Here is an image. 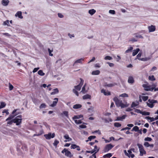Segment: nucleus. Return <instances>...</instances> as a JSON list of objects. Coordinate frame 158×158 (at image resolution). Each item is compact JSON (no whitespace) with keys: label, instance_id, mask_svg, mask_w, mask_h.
<instances>
[{"label":"nucleus","instance_id":"nucleus-35","mask_svg":"<svg viewBox=\"0 0 158 158\" xmlns=\"http://www.w3.org/2000/svg\"><path fill=\"white\" fill-rule=\"evenodd\" d=\"M140 155V156H143L144 154L146 153V151L144 150V149L139 151Z\"/></svg>","mask_w":158,"mask_h":158},{"label":"nucleus","instance_id":"nucleus-1","mask_svg":"<svg viewBox=\"0 0 158 158\" xmlns=\"http://www.w3.org/2000/svg\"><path fill=\"white\" fill-rule=\"evenodd\" d=\"M27 147L25 144L21 142L18 143L17 146V151L19 155H22L24 151H27Z\"/></svg>","mask_w":158,"mask_h":158},{"label":"nucleus","instance_id":"nucleus-46","mask_svg":"<svg viewBox=\"0 0 158 158\" xmlns=\"http://www.w3.org/2000/svg\"><path fill=\"white\" fill-rule=\"evenodd\" d=\"M99 150L98 149L97 150V151L96 152L94 153L91 156H90L89 157V158H92V157H94V158H96V153L99 151Z\"/></svg>","mask_w":158,"mask_h":158},{"label":"nucleus","instance_id":"nucleus-21","mask_svg":"<svg viewBox=\"0 0 158 158\" xmlns=\"http://www.w3.org/2000/svg\"><path fill=\"white\" fill-rule=\"evenodd\" d=\"M151 85H148L147 84H143V87L145 88V90L146 91H149L150 90L149 88H150Z\"/></svg>","mask_w":158,"mask_h":158},{"label":"nucleus","instance_id":"nucleus-33","mask_svg":"<svg viewBox=\"0 0 158 158\" xmlns=\"http://www.w3.org/2000/svg\"><path fill=\"white\" fill-rule=\"evenodd\" d=\"M64 138L65 139L68 140V141H71L72 140V139L69 137V136L68 134H65L64 136Z\"/></svg>","mask_w":158,"mask_h":158},{"label":"nucleus","instance_id":"nucleus-19","mask_svg":"<svg viewBox=\"0 0 158 158\" xmlns=\"http://www.w3.org/2000/svg\"><path fill=\"white\" fill-rule=\"evenodd\" d=\"M138 59L140 60H141L143 61H145L149 60L150 59V57H145L144 58H140L137 57Z\"/></svg>","mask_w":158,"mask_h":158},{"label":"nucleus","instance_id":"nucleus-44","mask_svg":"<svg viewBox=\"0 0 158 158\" xmlns=\"http://www.w3.org/2000/svg\"><path fill=\"white\" fill-rule=\"evenodd\" d=\"M38 73L39 75L41 76H44L45 75L44 73H43V71L41 70H39L38 72Z\"/></svg>","mask_w":158,"mask_h":158},{"label":"nucleus","instance_id":"nucleus-7","mask_svg":"<svg viewBox=\"0 0 158 158\" xmlns=\"http://www.w3.org/2000/svg\"><path fill=\"white\" fill-rule=\"evenodd\" d=\"M13 119L14 123H16L17 126H19L21 124L22 120V118H17V117H15Z\"/></svg>","mask_w":158,"mask_h":158},{"label":"nucleus","instance_id":"nucleus-54","mask_svg":"<svg viewBox=\"0 0 158 158\" xmlns=\"http://www.w3.org/2000/svg\"><path fill=\"white\" fill-rule=\"evenodd\" d=\"M9 89L10 90H11L14 88V86L13 85L10 83H9Z\"/></svg>","mask_w":158,"mask_h":158},{"label":"nucleus","instance_id":"nucleus-52","mask_svg":"<svg viewBox=\"0 0 158 158\" xmlns=\"http://www.w3.org/2000/svg\"><path fill=\"white\" fill-rule=\"evenodd\" d=\"M74 89H76V90H78V91H79L81 89V86H80L79 85H77V86H74Z\"/></svg>","mask_w":158,"mask_h":158},{"label":"nucleus","instance_id":"nucleus-47","mask_svg":"<svg viewBox=\"0 0 158 158\" xmlns=\"http://www.w3.org/2000/svg\"><path fill=\"white\" fill-rule=\"evenodd\" d=\"M133 49V48L132 47H131L125 52V53H127L131 52Z\"/></svg>","mask_w":158,"mask_h":158},{"label":"nucleus","instance_id":"nucleus-63","mask_svg":"<svg viewBox=\"0 0 158 158\" xmlns=\"http://www.w3.org/2000/svg\"><path fill=\"white\" fill-rule=\"evenodd\" d=\"M133 152H136L138 151V148H131L130 149Z\"/></svg>","mask_w":158,"mask_h":158},{"label":"nucleus","instance_id":"nucleus-38","mask_svg":"<svg viewBox=\"0 0 158 158\" xmlns=\"http://www.w3.org/2000/svg\"><path fill=\"white\" fill-rule=\"evenodd\" d=\"M148 79L149 80L152 81H154L156 80V79L153 75L149 76L148 77Z\"/></svg>","mask_w":158,"mask_h":158},{"label":"nucleus","instance_id":"nucleus-5","mask_svg":"<svg viewBox=\"0 0 158 158\" xmlns=\"http://www.w3.org/2000/svg\"><path fill=\"white\" fill-rule=\"evenodd\" d=\"M135 112L141 114L143 115H149L150 114V113L149 112L146 111H142L139 109H135Z\"/></svg>","mask_w":158,"mask_h":158},{"label":"nucleus","instance_id":"nucleus-37","mask_svg":"<svg viewBox=\"0 0 158 158\" xmlns=\"http://www.w3.org/2000/svg\"><path fill=\"white\" fill-rule=\"evenodd\" d=\"M9 20H7L6 21L4 22L3 25L5 26L6 25L7 26H10V25L9 23Z\"/></svg>","mask_w":158,"mask_h":158},{"label":"nucleus","instance_id":"nucleus-36","mask_svg":"<svg viewBox=\"0 0 158 158\" xmlns=\"http://www.w3.org/2000/svg\"><path fill=\"white\" fill-rule=\"evenodd\" d=\"M6 106V104L3 102H1L0 105V109Z\"/></svg>","mask_w":158,"mask_h":158},{"label":"nucleus","instance_id":"nucleus-3","mask_svg":"<svg viewBox=\"0 0 158 158\" xmlns=\"http://www.w3.org/2000/svg\"><path fill=\"white\" fill-rule=\"evenodd\" d=\"M44 136L46 139L49 140L51 138H54L55 136V134L54 133H52L51 132H49L48 134H44Z\"/></svg>","mask_w":158,"mask_h":158},{"label":"nucleus","instance_id":"nucleus-13","mask_svg":"<svg viewBox=\"0 0 158 158\" xmlns=\"http://www.w3.org/2000/svg\"><path fill=\"white\" fill-rule=\"evenodd\" d=\"M127 152H128L127 156L128 157L130 158V157H131V158H133L134 157V156H135L132 153V151L130 149L128 150L127 151Z\"/></svg>","mask_w":158,"mask_h":158},{"label":"nucleus","instance_id":"nucleus-30","mask_svg":"<svg viewBox=\"0 0 158 158\" xmlns=\"http://www.w3.org/2000/svg\"><path fill=\"white\" fill-rule=\"evenodd\" d=\"M61 115H63L65 116L67 118H69L68 112V111H64L61 114Z\"/></svg>","mask_w":158,"mask_h":158},{"label":"nucleus","instance_id":"nucleus-15","mask_svg":"<svg viewBox=\"0 0 158 158\" xmlns=\"http://www.w3.org/2000/svg\"><path fill=\"white\" fill-rule=\"evenodd\" d=\"M22 13L21 11H18L15 14V16L16 17H18L20 19H23V16L22 15Z\"/></svg>","mask_w":158,"mask_h":158},{"label":"nucleus","instance_id":"nucleus-8","mask_svg":"<svg viewBox=\"0 0 158 158\" xmlns=\"http://www.w3.org/2000/svg\"><path fill=\"white\" fill-rule=\"evenodd\" d=\"M113 100L114 102L115 105L117 107H120V105H119V99L117 97H114L113 98Z\"/></svg>","mask_w":158,"mask_h":158},{"label":"nucleus","instance_id":"nucleus-14","mask_svg":"<svg viewBox=\"0 0 158 158\" xmlns=\"http://www.w3.org/2000/svg\"><path fill=\"white\" fill-rule=\"evenodd\" d=\"M126 115H123L122 116H119L117 117L115 121H122L123 119H125Z\"/></svg>","mask_w":158,"mask_h":158},{"label":"nucleus","instance_id":"nucleus-16","mask_svg":"<svg viewBox=\"0 0 158 158\" xmlns=\"http://www.w3.org/2000/svg\"><path fill=\"white\" fill-rule=\"evenodd\" d=\"M2 4L4 6H6L8 5L9 1L8 0H2Z\"/></svg>","mask_w":158,"mask_h":158},{"label":"nucleus","instance_id":"nucleus-61","mask_svg":"<svg viewBox=\"0 0 158 158\" xmlns=\"http://www.w3.org/2000/svg\"><path fill=\"white\" fill-rule=\"evenodd\" d=\"M109 12L110 14L114 15L115 14V11L114 10H110L109 11Z\"/></svg>","mask_w":158,"mask_h":158},{"label":"nucleus","instance_id":"nucleus-29","mask_svg":"<svg viewBox=\"0 0 158 158\" xmlns=\"http://www.w3.org/2000/svg\"><path fill=\"white\" fill-rule=\"evenodd\" d=\"M112 156V154L111 153H108L104 155L103 156V157L104 158H106V157L108 158H110V157Z\"/></svg>","mask_w":158,"mask_h":158},{"label":"nucleus","instance_id":"nucleus-40","mask_svg":"<svg viewBox=\"0 0 158 158\" xmlns=\"http://www.w3.org/2000/svg\"><path fill=\"white\" fill-rule=\"evenodd\" d=\"M119 97H129L128 94L126 93H123L119 95Z\"/></svg>","mask_w":158,"mask_h":158},{"label":"nucleus","instance_id":"nucleus-20","mask_svg":"<svg viewBox=\"0 0 158 158\" xmlns=\"http://www.w3.org/2000/svg\"><path fill=\"white\" fill-rule=\"evenodd\" d=\"M139 51L140 49L139 48H137L135 50H134L133 52L132 56H135Z\"/></svg>","mask_w":158,"mask_h":158},{"label":"nucleus","instance_id":"nucleus-60","mask_svg":"<svg viewBox=\"0 0 158 158\" xmlns=\"http://www.w3.org/2000/svg\"><path fill=\"white\" fill-rule=\"evenodd\" d=\"M13 121V119L8 121L7 122V124H9L10 125H11L13 123H14Z\"/></svg>","mask_w":158,"mask_h":158},{"label":"nucleus","instance_id":"nucleus-41","mask_svg":"<svg viewBox=\"0 0 158 158\" xmlns=\"http://www.w3.org/2000/svg\"><path fill=\"white\" fill-rule=\"evenodd\" d=\"M85 124H87V123H83V124L79 126L81 128H85L86 127V126L85 125Z\"/></svg>","mask_w":158,"mask_h":158},{"label":"nucleus","instance_id":"nucleus-62","mask_svg":"<svg viewBox=\"0 0 158 158\" xmlns=\"http://www.w3.org/2000/svg\"><path fill=\"white\" fill-rule=\"evenodd\" d=\"M81 80V81L80 83L78 85H79L80 86H81V87L83 85L84 83V80L80 78Z\"/></svg>","mask_w":158,"mask_h":158},{"label":"nucleus","instance_id":"nucleus-25","mask_svg":"<svg viewBox=\"0 0 158 158\" xmlns=\"http://www.w3.org/2000/svg\"><path fill=\"white\" fill-rule=\"evenodd\" d=\"M145 118L148 120H150L151 122H152L155 120V118L154 117H151L148 116L146 117Z\"/></svg>","mask_w":158,"mask_h":158},{"label":"nucleus","instance_id":"nucleus-23","mask_svg":"<svg viewBox=\"0 0 158 158\" xmlns=\"http://www.w3.org/2000/svg\"><path fill=\"white\" fill-rule=\"evenodd\" d=\"M117 84L116 83H114V84H107L106 83H105L104 86L105 87H112L114 85H116Z\"/></svg>","mask_w":158,"mask_h":158},{"label":"nucleus","instance_id":"nucleus-24","mask_svg":"<svg viewBox=\"0 0 158 158\" xmlns=\"http://www.w3.org/2000/svg\"><path fill=\"white\" fill-rule=\"evenodd\" d=\"M82 105L80 104H76L73 105V108L74 109H78L81 108Z\"/></svg>","mask_w":158,"mask_h":158},{"label":"nucleus","instance_id":"nucleus-39","mask_svg":"<svg viewBox=\"0 0 158 158\" xmlns=\"http://www.w3.org/2000/svg\"><path fill=\"white\" fill-rule=\"evenodd\" d=\"M59 143V142L57 139H55L54 142L53 143V145L56 147L57 144Z\"/></svg>","mask_w":158,"mask_h":158},{"label":"nucleus","instance_id":"nucleus-6","mask_svg":"<svg viewBox=\"0 0 158 158\" xmlns=\"http://www.w3.org/2000/svg\"><path fill=\"white\" fill-rule=\"evenodd\" d=\"M62 153H65V155L67 157H72V155L71 154V152L66 148H64L61 152Z\"/></svg>","mask_w":158,"mask_h":158},{"label":"nucleus","instance_id":"nucleus-17","mask_svg":"<svg viewBox=\"0 0 158 158\" xmlns=\"http://www.w3.org/2000/svg\"><path fill=\"white\" fill-rule=\"evenodd\" d=\"M32 101L33 103L35 104V105H38L40 102V101L38 99L36 98H34L32 99Z\"/></svg>","mask_w":158,"mask_h":158},{"label":"nucleus","instance_id":"nucleus-4","mask_svg":"<svg viewBox=\"0 0 158 158\" xmlns=\"http://www.w3.org/2000/svg\"><path fill=\"white\" fill-rule=\"evenodd\" d=\"M113 147L114 146L111 144H107L104 148L103 151L105 152H107L109 150H111Z\"/></svg>","mask_w":158,"mask_h":158},{"label":"nucleus","instance_id":"nucleus-18","mask_svg":"<svg viewBox=\"0 0 158 158\" xmlns=\"http://www.w3.org/2000/svg\"><path fill=\"white\" fill-rule=\"evenodd\" d=\"M128 82L129 83L131 84H132L134 83V80L133 77L131 76H130L128 77Z\"/></svg>","mask_w":158,"mask_h":158},{"label":"nucleus","instance_id":"nucleus-2","mask_svg":"<svg viewBox=\"0 0 158 158\" xmlns=\"http://www.w3.org/2000/svg\"><path fill=\"white\" fill-rule=\"evenodd\" d=\"M157 102L156 100L154 99H148V101L146 102L147 106L151 108H152L154 106V104Z\"/></svg>","mask_w":158,"mask_h":158},{"label":"nucleus","instance_id":"nucleus-42","mask_svg":"<svg viewBox=\"0 0 158 158\" xmlns=\"http://www.w3.org/2000/svg\"><path fill=\"white\" fill-rule=\"evenodd\" d=\"M114 125L115 127H119L121 126V124L119 123L115 122L114 123Z\"/></svg>","mask_w":158,"mask_h":158},{"label":"nucleus","instance_id":"nucleus-10","mask_svg":"<svg viewBox=\"0 0 158 158\" xmlns=\"http://www.w3.org/2000/svg\"><path fill=\"white\" fill-rule=\"evenodd\" d=\"M53 100L55 101H53L52 103L50 105L52 107H54L56 106L58 102V98H55Z\"/></svg>","mask_w":158,"mask_h":158},{"label":"nucleus","instance_id":"nucleus-32","mask_svg":"<svg viewBox=\"0 0 158 158\" xmlns=\"http://www.w3.org/2000/svg\"><path fill=\"white\" fill-rule=\"evenodd\" d=\"M96 12V10L94 9H92L89 10V13L91 15H93Z\"/></svg>","mask_w":158,"mask_h":158},{"label":"nucleus","instance_id":"nucleus-55","mask_svg":"<svg viewBox=\"0 0 158 158\" xmlns=\"http://www.w3.org/2000/svg\"><path fill=\"white\" fill-rule=\"evenodd\" d=\"M152 140V139L151 138L149 137H147L145 138L144 139V140L145 141H151Z\"/></svg>","mask_w":158,"mask_h":158},{"label":"nucleus","instance_id":"nucleus-64","mask_svg":"<svg viewBox=\"0 0 158 158\" xmlns=\"http://www.w3.org/2000/svg\"><path fill=\"white\" fill-rule=\"evenodd\" d=\"M135 36L137 38L143 39V37L140 35H137V34H135Z\"/></svg>","mask_w":158,"mask_h":158},{"label":"nucleus","instance_id":"nucleus-22","mask_svg":"<svg viewBox=\"0 0 158 158\" xmlns=\"http://www.w3.org/2000/svg\"><path fill=\"white\" fill-rule=\"evenodd\" d=\"M53 92H52L51 93V95H55L56 94H57L59 93V90L57 88H56L53 90Z\"/></svg>","mask_w":158,"mask_h":158},{"label":"nucleus","instance_id":"nucleus-9","mask_svg":"<svg viewBox=\"0 0 158 158\" xmlns=\"http://www.w3.org/2000/svg\"><path fill=\"white\" fill-rule=\"evenodd\" d=\"M19 113H16L15 114H10L9 115V117L6 119V121H8L12 120L13 118L17 115Z\"/></svg>","mask_w":158,"mask_h":158},{"label":"nucleus","instance_id":"nucleus-58","mask_svg":"<svg viewBox=\"0 0 158 158\" xmlns=\"http://www.w3.org/2000/svg\"><path fill=\"white\" fill-rule=\"evenodd\" d=\"M86 86V84H85L84 86H83L82 90L81 92H82L83 94H85V87Z\"/></svg>","mask_w":158,"mask_h":158},{"label":"nucleus","instance_id":"nucleus-28","mask_svg":"<svg viewBox=\"0 0 158 158\" xmlns=\"http://www.w3.org/2000/svg\"><path fill=\"white\" fill-rule=\"evenodd\" d=\"M100 73V71L99 70L94 71L92 72V74L93 75H98Z\"/></svg>","mask_w":158,"mask_h":158},{"label":"nucleus","instance_id":"nucleus-56","mask_svg":"<svg viewBox=\"0 0 158 158\" xmlns=\"http://www.w3.org/2000/svg\"><path fill=\"white\" fill-rule=\"evenodd\" d=\"M48 51L49 52V55L51 56H53V54L52 53V52L53 50H51L49 48H48Z\"/></svg>","mask_w":158,"mask_h":158},{"label":"nucleus","instance_id":"nucleus-26","mask_svg":"<svg viewBox=\"0 0 158 158\" xmlns=\"http://www.w3.org/2000/svg\"><path fill=\"white\" fill-rule=\"evenodd\" d=\"M91 96L88 94H86L83 96V99H91Z\"/></svg>","mask_w":158,"mask_h":158},{"label":"nucleus","instance_id":"nucleus-57","mask_svg":"<svg viewBox=\"0 0 158 158\" xmlns=\"http://www.w3.org/2000/svg\"><path fill=\"white\" fill-rule=\"evenodd\" d=\"M112 59L113 58L109 56H106V57H105L104 58V59L105 60H112Z\"/></svg>","mask_w":158,"mask_h":158},{"label":"nucleus","instance_id":"nucleus-49","mask_svg":"<svg viewBox=\"0 0 158 158\" xmlns=\"http://www.w3.org/2000/svg\"><path fill=\"white\" fill-rule=\"evenodd\" d=\"M75 123L77 124H80L82 122L81 120H74Z\"/></svg>","mask_w":158,"mask_h":158},{"label":"nucleus","instance_id":"nucleus-50","mask_svg":"<svg viewBox=\"0 0 158 158\" xmlns=\"http://www.w3.org/2000/svg\"><path fill=\"white\" fill-rule=\"evenodd\" d=\"M143 100L144 101H146L148 100V96H143L142 97Z\"/></svg>","mask_w":158,"mask_h":158},{"label":"nucleus","instance_id":"nucleus-27","mask_svg":"<svg viewBox=\"0 0 158 158\" xmlns=\"http://www.w3.org/2000/svg\"><path fill=\"white\" fill-rule=\"evenodd\" d=\"M83 117V115H82L81 114L78 115H74L73 117V119H79Z\"/></svg>","mask_w":158,"mask_h":158},{"label":"nucleus","instance_id":"nucleus-48","mask_svg":"<svg viewBox=\"0 0 158 158\" xmlns=\"http://www.w3.org/2000/svg\"><path fill=\"white\" fill-rule=\"evenodd\" d=\"M77 148H79V146L75 144H72L71 146V149H74Z\"/></svg>","mask_w":158,"mask_h":158},{"label":"nucleus","instance_id":"nucleus-43","mask_svg":"<svg viewBox=\"0 0 158 158\" xmlns=\"http://www.w3.org/2000/svg\"><path fill=\"white\" fill-rule=\"evenodd\" d=\"M137 145L139 149V151L144 149L143 146L141 144L138 143L137 144Z\"/></svg>","mask_w":158,"mask_h":158},{"label":"nucleus","instance_id":"nucleus-51","mask_svg":"<svg viewBox=\"0 0 158 158\" xmlns=\"http://www.w3.org/2000/svg\"><path fill=\"white\" fill-rule=\"evenodd\" d=\"M137 106V105L136 104V102H132L131 105V107L133 108Z\"/></svg>","mask_w":158,"mask_h":158},{"label":"nucleus","instance_id":"nucleus-53","mask_svg":"<svg viewBox=\"0 0 158 158\" xmlns=\"http://www.w3.org/2000/svg\"><path fill=\"white\" fill-rule=\"evenodd\" d=\"M120 105H120V106L122 108L127 107L128 106V104H125L123 103L122 104Z\"/></svg>","mask_w":158,"mask_h":158},{"label":"nucleus","instance_id":"nucleus-12","mask_svg":"<svg viewBox=\"0 0 158 158\" xmlns=\"http://www.w3.org/2000/svg\"><path fill=\"white\" fill-rule=\"evenodd\" d=\"M101 92L103 93L106 96H109L111 95V93L110 91H106V90L104 89H102L101 90Z\"/></svg>","mask_w":158,"mask_h":158},{"label":"nucleus","instance_id":"nucleus-59","mask_svg":"<svg viewBox=\"0 0 158 158\" xmlns=\"http://www.w3.org/2000/svg\"><path fill=\"white\" fill-rule=\"evenodd\" d=\"M73 92L77 96H79V93L78 91L76 90V89H73Z\"/></svg>","mask_w":158,"mask_h":158},{"label":"nucleus","instance_id":"nucleus-11","mask_svg":"<svg viewBox=\"0 0 158 158\" xmlns=\"http://www.w3.org/2000/svg\"><path fill=\"white\" fill-rule=\"evenodd\" d=\"M148 29L149 32H153L156 30L155 26L153 25L149 26L148 27Z\"/></svg>","mask_w":158,"mask_h":158},{"label":"nucleus","instance_id":"nucleus-31","mask_svg":"<svg viewBox=\"0 0 158 158\" xmlns=\"http://www.w3.org/2000/svg\"><path fill=\"white\" fill-rule=\"evenodd\" d=\"M84 59L82 58H81L80 59H79L77 60H76L74 63V65L76 64L77 63H79L80 64H82V61Z\"/></svg>","mask_w":158,"mask_h":158},{"label":"nucleus","instance_id":"nucleus-45","mask_svg":"<svg viewBox=\"0 0 158 158\" xmlns=\"http://www.w3.org/2000/svg\"><path fill=\"white\" fill-rule=\"evenodd\" d=\"M139 129V127L137 126H135L132 129V131H135L136 132Z\"/></svg>","mask_w":158,"mask_h":158},{"label":"nucleus","instance_id":"nucleus-34","mask_svg":"<svg viewBox=\"0 0 158 158\" xmlns=\"http://www.w3.org/2000/svg\"><path fill=\"white\" fill-rule=\"evenodd\" d=\"M46 105L44 103H43L40 105L39 107V108L40 109H45V108H46Z\"/></svg>","mask_w":158,"mask_h":158}]
</instances>
